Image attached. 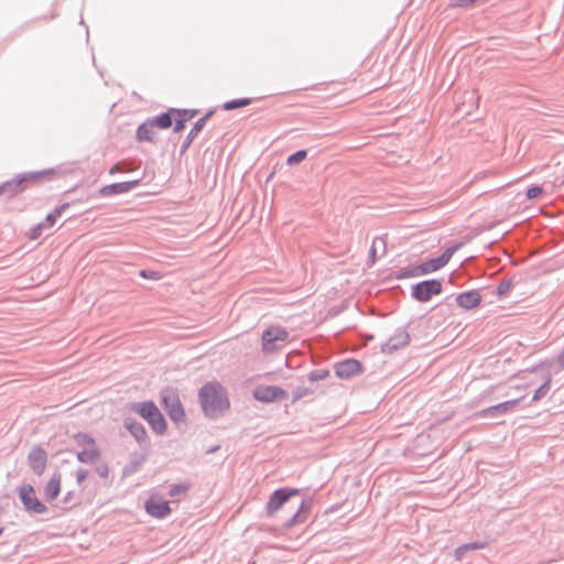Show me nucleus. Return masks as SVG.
<instances>
[{
	"mask_svg": "<svg viewBox=\"0 0 564 564\" xmlns=\"http://www.w3.org/2000/svg\"><path fill=\"white\" fill-rule=\"evenodd\" d=\"M523 399H524V397H521V398H518V399L508 400V401L498 403L496 405H491L489 408H486V409L481 410L479 412V414L482 417H487V416L497 417V416H500L502 414H506L508 412L513 411L516 409V406L520 403V401H522Z\"/></svg>",
	"mask_w": 564,
	"mask_h": 564,
	"instance_id": "nucleus-13",
	"label": "nucleus"
},
{
	"mask_svg": "<svg viewBox=\"0 0 564 564\" xmlns=\"http://www.w3.org/2000/svg\"><path fill=\"white\" fill-rule=\"evenodd\" d=\"M410 343V334L404 328H398L394 334L381 346V352L392 354L400 348L408 346Z\"/></svg>",
	"mask_w": 564,
	"mask_h": 564,
	"instance_id": "nucleus-11",
	"label": "nucleus"
},
{
	"mask_svg": "<svg viewBox=\"0 0 564 564\" xmlns=\"http://www.w3.org/2000/svg\"><path fill=\"white\" fill-rule=\"evenodd\" d=\"M124 427L129 431V433L135 438V441L140 445L144 444L148 441V434L144 426L135 419H124Z\"/></svg>",
	"mask_w": 564,
	"mask_h": 564,
	"instance_id": "nucleus-18",
	"label": "nucleus"
},
{
	"mask_svg": "<svg viewBox=\"0 0 564 564\" xmlns=\"http://www.w3.org/2000/svg\"><path fill=\"white\" fill-rule=\"evenodd\" d=\"M174 115L181 117V118H186V121L193 119L196 115H197V110L195 109H175L174 108Z\"/></svg>",
	"mask_w": 564,
	"mask_h": 564,
	"instance_id": "nucleus-36",
	"label": "nucleus"
},
{
	"mask_svg": "<svg viewBox=\"0 0 564 564\" xmlns=\"http://www.w3.org/2000/svg\"><path fill=\"white\" fill-rule=\"evenodd\" d=\"M361 364L354 358L339 361L335 365V373L338 378L341 379H349L355 375L361 372Z\"/></svg>",
	"mask_w": 564,
	"mask_h": 564,
	"instance_id": "nucleus-14",
	"label": "nucleus"
},
{
	"mask_svg": "<svg viewBox=\"0 0 564 564\" xmlns=\"http://www.w3.org/2000/svg\"><path fill=\"white\" fill-rule=\"evenodd\" d=\"M551 389V376H547L544 382L535 390L532 402L539 401L544 398Z\"/></svg>",
	"mask_w": 564,
	"mask_h": 564,
	"instance_id": "nucleus-26",
	"label": "nucleus"
},
{
	"mask_svg": "<svg viewBox=\"0 0 564 564\" xmlns=\"http://www.w3.org/2000/svg\"><path fill=\"white\" fill-rule=\"evenodd\" d=\"M186 118L176 117L173 130L175 133L181 132L185 128Z\"/></svg>",
	"mask_w": 564,
	"mask_h": 564,
	"instance_id": "nucleus-43",
	"label": "nucleus"
},
{
	"mask_svg": "<svg viewBox=\"0 0 564 564\" xmlns=\"http://www.w3.org/2000/svg\"><path fill=\"white\" fill-rule=\"evenodd\" d=\"M218 447H219V446H215V447H213V448L208 449V451H207V453H213V452L217 451V449H218Z\"/></svg>",
	"mask_w": 564,
	"mask_h": 564,
	"instance_id": "nucleus-50",
	"label": "nucleus"
},
{
	"mask_svg": "<svg viewBox=\"0 0 564 564\" xmlns=\"http://www.w3.org/2000/svg\"><path fill=\"white\" fill-rule=\"evenodd\" d=\"M477 0H449V6L453 8H471Z\"/></svg>",
	"mask_w": 564,
	"mask_h": 564,
	"instance_id": "nucleus-37",
	"label": "nucleus"
},
{
	"mask_svg": "<svg viewBox=\"0 0 564 564\" xmlns=\"http://www.w3.org/2000/svg\"><path fill=\"white\" fill-rule=\"evenodd\" d=\"M214 115V110L207 111L202 118H199L189 132L187 133L186 138L184 139L183 143L181 144L180 154L183 155L187 151V149L191 147L194 139L198 135V133L204 129L206 126L207 120Z\"/></svg>",
	"mask_w": 564,
	"mask_h": 564,
	"instance_id": "nucleus-15",
	"label": "nucleus"
},
{
	"mask_svg": "<svg viewBox=\"0 0 564 564\" xmlns=\"http://www.w3.org/2000/svg\"><path fill=\"white\" fill-rule=\"evenodd\" d=\"M96 471L97 474L101 477V478H106L108 477V474H109V469H108V466L106 464H101V465H98L96 467Z\"/></svg>",
	"mask_w": 564,
	"mask_h": 564,
	"instance_id": "nucleus-45",
	"label": "nucleus"
},
{
	"mask_svg": "<svg viewBox=\"0 0 564 564\" xmlns=\"http://www.w3.org/2000/svg\"><path fill=\"white\" fill-rule=\"evenodd\" d=\"M3 530H4V529H3L2 527H0V535H2Z\"/></svg>",
	"mask_w": 564,
	"mask_h": 564,
	"instance_id": "nucleus-52",
	"label": "nucleus"
},
{
	"mask_svg": "<svg viewBox=\"0 0 564 564\" xmlns=\"http://www.w3.org/2000/svg\"><path fill=\"white\" fill-rule=\"evenodd\" d=\"M43 230L44 229L42 228V226L40 224H37L36 226H34L31 229L30 235H29L30 239L35 240V239L40 238Z\"/></svg>",
	"mask_w": 564,
	"mask_h": 564,
	"instance_id": "nucleus-44",
	"label": "nucleus"
},
{
	"mask_svg": "<svg viewBox=\"0 0 564 564\" xmlns=\"http://www.w3.org/2000/svg\"><path fill=\"white\" fill-rule=\"evenodd\" d=\"M252 102L251 98H238V99H231L226 101L223 105L224 110L230 111L235 110L237 108L249 106Z\"/></svg>",
	"mask_w": 564,
	"mask_h": 564,
	"instance_id": "nucleus-25",
	"label": "nucleus"
},
{
	"mask_svg": "<svg viewBox=\"0 0 564 564\" xmlns=\"http://www.w3.org/2000/svg\"><path fill=\"white\" fill-rule=\"evenodd\" d=\"M556 362H557V365L560 366L561 369H564V348L558 354V356L556 358Z\"/></svg>",
	"mask_w": 564,
	"mask_h": 564,
	"instance_id": "nucleus-48",
	"label": "nucleus"
},
{
	"mask_svg": "<svg viewBox=\"0 0 564 564\" xmlns=\"http://www.w3.org/2000/svg\"><path fill=\"white\" fill-rule=\"evenodd\" d=\"M139 274H140V276L148 279V280L156 281V280L161 279V273L158 271H153V270H141Z\"/></svg>",
	"mask_w": 564,
	"mask_h": 564,
	"instance_id": "nucleus-39",
	"label": "nucleus"
},
{
	"mask_svg": "<svg viewBox=\"0 0 564 564\" xmlns=\"http://www.w3.org/2000/svg\"><path fill=\"white\" fill-rule=\"evenodd\" d=\"M486 545H487L486 542L476 541V542H470V543L463 544L462 549H466V551H474V550L485 549Z\"/></svg>",
	"mask_w": 564,
	"mask_h": 564,
	"instance_id": "nucleus-40",
	"label": "nucleus"
},
{
	"mask_svg": "<svg viewBox=\"0 0 564 564\" xmlns=\"http://www.w3.org/2000/svg\"><path fill=\"white\" fill-rule=\"evenodd\" d=\"M69 207L68 203H64L57 207H55L50 214L54 216L55 220L62 216L63 212Z\"/></svg>",
	"mask_w": 564,
	"mask_h": 564,
	"instance_id": "nucleus-42",
	"label": "nucleus"
},
{
	"mask_svg": "<svg viewBox=\"0 0 564 564\" xmlns=\"http://www.w3.org/2000/svg\"><path fill=\"white\" fill-rule=\"evenodd\" d=\"M313 391L308 388H305V387H297L293 390V398H292V402H296L297 400L306 397V395H310L312 394Z\"/></svg>",
	"mask_w": 564,
	"mask_h": 564,
	"instance_id": "nucleus-34",
	"label": "nucleus"
},
{
	"mask_svg": "<svg viewBox=\"0 0 564 564\" xmlns=\"http://www.w3.org/2000/svg\"><path fill=\"white\" fill-rule=\"evenodd\" d=\"M459 247L460 243L453 245L448 247L440 257H437L443 267H445L448 263V261L451 260L453 254L458 250Z\"/></svg>",
	"mask_w": 564,
	"mask_h": 564,
	"instance_id": "nucleus-29",
	"label": "nucleus"
},
{
	"mask_svg": "<svg viewBox=\"0 0 564 564\" xmlns=\"http://www.w3.org/2000/svg\"><path fill=\"white\" fill-rule=\"evenodd\" d=\"M455 302L457 303L458 306H460L463 308L471 310V308L477 307L480 304L481 295L479 294V292L477 290L466 291V292L459 293L456 296Z\"/></svg>",
	"mask_w": 564,
	"mask_h": 564,
	"instance_id": "nucleus-17",
	"label": "nucleus"
},
{
	"mask_svg": "<svg viewBox=\"0 0 564 564\" xmlns=\"http://www.w3.org/2000/svg\"><path fill=\"white\" fill-rule=\"evenodd\" d=\"M130 410L143 417L158 435L166 432V421L153 401L132 403Z\"/></svg>",
	"mask_w": 564,
	"mask_h": 564,
	"instance_id": "nucleus-3",
	"label": "nucleus"
},
{
	"mask_svg": "<svg viewBox=\"0 0 564 564\" xmlns=\"http://www.w3.org/2000/svg\"><path fill=\"white\" fill-rule=\"evenodd\" d=\"M154 129H155V127L149 119L145 120L144 122H142L137 129L138 141H149V142L155 143L156 140L154 138V134H155Z\"/></svg>",
	"mask_w": 564,
	"mask_h": 564,
	"instance_id": "nucleus-20",
	"label": "nucleus"
},
{
	"mask_svg": "<svg viewBox=\"0 0 564 564\" xmlns=\"http://www.w3.org/2000/svg\"><path fill=\"white\" fill-rule=\"evenodd\" d=\"M300 494V489L283 487L274 490L265 506L268 516H273L279 511L290 499Z\"/></svg>",
	"mask_w": 564,
	"mask_h": 564,
	"instance_id": "nucleus-7",
	"label": "nucleus"
},
{
	"mask_svg": "<svg viewBox=\"0 0 564 564\" xmlns=\"http://www.w3.org/2000/svg\"><path fill=\"white\" fill-rule=\"evenodd\" d=\"M442 289V282L440 280H424L411 286V296L417 302L425 303L434 295L441 294Z\"/></svg>",
	"mask_w": 564,
	"mask_h": 564,
	"instance_id": "nucleus-5",
	"label": "nucleus"
},
{
	"mask_svg": "<svg viewBox=\"0 0 564 564\" xmlns=\"http://www.w3.org/2000/svg\"><path fill=\"white\" fill-rule=\"evenodd\" d=\"M253 398L258 401L270 403L285 400L288 392L278 386H259L253 390Z\"/></svg>",
	"mask_w": 564,
	"mask_h": 564,
	"instance_id": "nucleus-9",
	"label": "nucleus"
},
{
	"mask_svg": "<svg viewBox=\"0 0 564 564\" xmlns=\"http://www.w3.org/2000/svg\"><path fill=\"white\" fill-rule=\"evenodd\" d=\"M199 402L203 412L210 419L219 417L229 409V400L221 386L206 383L199 389Z\"/></svg>",
	"mask_w": 564,
	"mask_h": 564,
	"instance_id": "nucleus-1",
	"label": "nucleus"
},
{
	"mask_svg": "<svg viewBox=\"0 0 564 564\" xmlns=\"http://www.w3.org/2000/svg\"><path fill=\"white\" fill-rule=\"evenodd\" d=\"M328 376H329V371L328 370H326V369H316V370L311 371L307 375V379L311 382H316V381L326 379Z\"/></svg>",
	"mask_w": 564,
	"mask_h": 564,
	"instance_id": "nucleus-32",
	"label": "nucleus"
},
{
	"mask_svg": "<svg viewBox=\"0 0 564 564\" xmlns=\"http://www.w3.org/2000/svg\"><path fill=\"white\" fill-rule=\"evenodd\" d=\"M47 174H50V171L26 172L18 174L12 180L6 181L2 184H0V195L13 197L17 194L22 193L26 188L35 185Z\"/></svg>",
	"mask_w": 564,
	"mask_h": 564,
	"instance_id": "nucleus-2",
	"label": "nucleus"
},
{
	"mask_svg": "<svg viewBox=\"0 0 564 564\" xmlns=\"http://www.w3.org/2000/svg\"><path fill=\"white\" fill-rule=\"evenodd\" d=\"M306 156H307L306 150H304V149L299 150L288 156L286 164L290 166L296 165V164L301 163L302 161H304L306 159Z\"/></svg>",
	"mask_w": 564,
	"mask_h": 564,
	"instance_id": "nucleus-28",
	"label": "nucleus"
},
{
	"mask_svg": "<svg viewBox=\"0 0 564 564\" xmlns=\"http://www.w3.org/2000/svg\"><path fill=\"white\" fill-rule=\"evenodd\" d=\"M76 442L78 445H82L85 447L96 446V443L93 437H90L88 434L85 433H78L76 436Z\"/></svg>",
	"mask_w": 564,
	"mask_h": 564,
	"instance_id": "nucleus-33",
	"label": "nucleus"
},
{
	"mask_svg": "<svg viewBox=\"0 0 564 564\" xmlns=\"http://www.w3.org/2000/svg\"><path fill=\"white\" fill-rule=\"evenodd\" d=\"M72 500H73V491H68V492L64 496V498H63V502H64V503H69V502H72Z\"/></svg>",
	"mask_w": 564,
	"mask_h": 564,
	"instance_id": "nucleus-49",
	"label": "nucleus"
},
{
	"mask_svg": "<svg viewBox=\"0 0 564 564\" xmlns=\"http://www.w3.org/2000/svg\"><path fill=\"white\" fill-rule=\"evenodd\" d=\"M98 456H99V451H98L97 446L85 447L80 452L77 453V459L80 463H85V464L95 462L98 458Z\"/></svg>",
	"mask_w": 564,
	"mask_h": 564,
	"instance_id": "nucleus-24",
	"label": "nucleus"
},
{
	"mask_svg": "<svg viewBox=\"0 0 564 564\" xmlns=\"http://www.w3.org/2000/svg\"><path fill=\"white\" fill-rule=\"evenodd\" d=\"M18 494L26 512L31 514H42L47 511V507L36 497L35 489L32 485H22Z\"/></svg>",
	"mask_w": 564,
	"mask_h": 564,
	"instance_id": "nucleus-6",
	"label": "nucleus"
},
{
	"mask_svg": "<svg viewBox=\"0 0 564 564\" xmlns=\"http://www.w3.org/2000/svg\"><path fill=\"white\" fill-rule=\"evenodd\" d=\"M174 108H170L167 111L160 113L159 116L149 119L155 128L167 129L173 123Z\"/></svg>",
	"mask_w": 564,
	"mask_h": 564,
	"instance_id": "nucleus-22",
	"label": "nucleus"
},
{
	"mask_svg": "<svg viewBox=\"0 0 564 564\" xmlns=\"http://www.w3.org/2000/svg\"><path fill=\"white\" fill-rule=\"evenodd\" d=\"M88 475V471L86 469H83V468H79L77 471H76V480H77V484H82L86 477Z\"/></svg>",
	"mask_w": 564,
	"mask_h": 564,
	"instance_id": "nucleus-46",
	"label": "nucleus"
},
{
	"mask_svg": "<svg viewBox=\"0 0 564 564\" xmlns=\"http://www.w3.org/2000/svg\"><path fill=\"white\" fill-rule=\"evenodd\" d=\"M189 486L187 484H173L170 486L167 495L172 498H175L182 494H185L188 490Z\"/></svg>",
	"mask_w": 564,
	"mask_h": 564,
	"instance_id": "nucleus-31",
	"label": "nucleus"
},
{
	"mask_svg": "<svg viewBox=\"0 0 564 564\" xmlns=\"http://www.w3.org/2000/svg\"><path fill=\"white\" fill-rule=\"evenodd\" d=\"M513 288V281L511 279L502 280L497 286V294L499 296H507Z\"/></svg>",
	"mask_w": 564,
	"mask_h": 564,
	"instance_id": "nucleus-30",
	"label": "nucleus"
},
{
	"mask_svg": "<svg viewBox=\"0 0 564 564\" xmlns=\"http://www.w3.org/2000/svg\"><path fill=\"white\" fill-rule=\"evenodd\" d=\"M144 509L149 516L156 519H164L171 513L169 501L155 496L145 501Z\"/></svg>",
	"mask_w": 564,
	"mask_h": 564,
	"instance_id": "nucleus-12",
	"label": "nucleus"
},
{
	"mask_svg": "<svg viewBox=\"0 0 564 564\" xmlns=\"http://www.w3.org/2000/svg\"><path fill=\"white\" fill-rule=\"evenodd\" d=\"M413 276H420V273L416 270V265L413 268H403L398 273V279H409Z\"/></svg>",
	"mask_w": 564,
	"mask_h": 564,
	"instance_id": "nucleus-35",
	"label": "nucleus"
},
{
	"mask_svg": "<svg viewBox=\"0 0 564 564\" xmlns=\"http://www.w3.org/2000/svg\"><path fill=\"white\" fill-rule=\"evenodd\" d=\"M140 181H128V182H120V183H112L109 185H105L100 188L99 193L101 196H115L123 193H128L135 188L139 185Z\"/></svg>",
	"mask_w": 564,
	"mask_h": 564,
	"instance_id": "nucleus-16",
	"label": "nucleus"
},
{
	"mask_svg": "<svg viewBox=\"0 0 564 564\" xmlns=\"http://www.w3.org/2000/svg\"><path fill=\"white\" fill-rule=\"evenodd\" d=\"M55 223H56V220H55L54 216L48 213L47 216L45 217V219L39 224L42 226L43 229H48V228L53 227L55 225Z\"/></svg>",
	"mask_w": 564,
	"mask_h": 564,
	"instance_id": "nucleus-41",
	"label": "nucleus"
},
{
	"mask_svg": "<svg viewBox=\"0 0 564 564\" xmlns=\"http://www.w3.org/2000/svg\"><path fill=\"white\" fill-rule=\"evenodd\" d=\"M289 339V332L281 326H271L262 333V350L265 354L280 349Z\"/></svg>",
	"mask_w": 564,
	"mask_h": 564,
	"instance_id": "nucleus-4",
	"label": "nucleus"
},
{
	"mask_svg": "<svg viewBox=\"0 0 564 564\" xmlns=\"http://www.w3.org/2000/svg\"><path fill=\"white\" fill-rule=\"evenodd\" d=\"M378 245H381L382 254L386 253V241H384V239L382 237H376L373 239V241H372V246H371L370 251H369V258L371 260V263H375V261H376Z\"/></svg>",
	"mask_w": 564,
	"mask_h": 564,
	"instance_id": "nucleus-27",
	"label": "nucleus"
},
{
	"mask_svg": "<svg viewBox=\"0 0 564 564\" xmlns=\"http://www.w3.org/2000/svg\"><path fill=\"white\" fill-rule=\"evenodd\" d=\"M61 474L55 471L44 487V496L48 501L55 500L61 492Z\"/></svg>",
	"mask_w": 564,
	"mask_h": 564,
	"instance_id": "nucleus-19",
	"label": "nucleus"
},
{
	"mask_svg": "<svg viewBox=\"0 0 564 564\" xmlns=\"http://www.w3.org/2000/svg\"><path fill=\"white\" fill-rule=\"evenodd\" d=\"M161 403L169 417L174 423H180L185 419V411L177 394L166 392L161 395Z\"/></svg>",
	"mask_w": 564,
	"mask_h": 564,
	"instance_id": "nucleus-8",
	"label": "nucleus"
},
{
	"mask_svg": "<svg viewBox=\"0 0 564 564\" xmlns=\"http://www.w3.org/2000/svg\"><path fill=\"white\" fill-rule=\"evenodd\" d=\"M543 192V188L539 185H532L527 189V197L529 199L538 198Z\"/></svg>",
	"mask_w": 564,
	"mask_h": 564,
	"instance_id": "nucleus-38",
	"label": "nucleus"
},
{
	"mask_svg": "<svg viewBox=\"0 0 564 564\" xmlns=\"http://www.w3.org/2000/svg\"><path fill=\"white\" fill-rule=\"evenodd\" d=\"M466 552H467L466 549H462V545L458 546L455 550V558L458 560V561L463 560V557H464Z\"/></svg>",
	"mask_w": 564,
	"mask_h": 564,
	"instance_id": "nucleus-47",
	"label": "nucleus"
},
{
	"mask_svg": "<svg viewBox=\"0 0 564 564\" xmlns=\"http://www.w3.org/2000/svg\"><path fill=\"white\" fill-rule=\"evenodd\" d=\"M442 268H443V265L440 262L438 258H433V259L426 260L416 265V270L420 273V275H426V274L433 273Z\"/></svg>",
	"mask_w": 564,
	"mask_h": 564,
	"instance_id": "nucleus-23",
	"label": "nucleus"
},
{
	"mask_svg": "<svg viewBox=\"0 0 564 564\" xmlns=\"http://www.w3.org/2000/svg\"><path fill=\"white\" fill-rule=\"evenodd\" d=\"M311 499H303L295 513L286 521L288 528L294 527L295 524L303 522V513L307 512L311 507Z\"/></svg>",
	"mask_w": 564,
	"mask_h": 564,
	"instance_id": "nucleus-21",
	"label": "nucleus"
},
{
	"mask_svg": "<svg viewBox=\"0 0 564 564\" xmlns=\"http://www.w3.org/2000/svg\"><path fill=\"white\" fill-rule=\"evenodd\" d=\"M116 173V166L110 169V174Z\"/></svg>",
	"mask_w": 564,
	"mask_h": 564,
	"instance_id": "nucleus-51",
	"label": "nucleus"
},
{
	"mask_svg": "<svg viewBox=\"0 0 564 564\" xmlns=\"http://www.w3.org/2000/svg\"><path fill=\"white\" fill-rule=\"evenodd\" d=\"M28 463L36 476L43 475L47 465L46 451L40 445L34 446L28 455Z\"/></svg>",
	"mask_w": 564,
	"mask_h": 564,
	"instance_id": "nucleus-10",
	"label": "nucleus"
}]
</instances>
